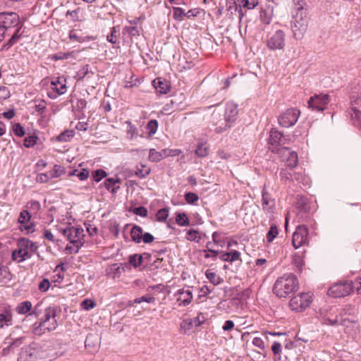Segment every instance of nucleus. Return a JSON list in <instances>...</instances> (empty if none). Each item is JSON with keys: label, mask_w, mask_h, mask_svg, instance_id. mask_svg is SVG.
Returning <instances> with one entry per match:
<instances>
[{"label": "nucleus", "mask_w": 361, "mask_h": 361, "mask_svg": "<svg viewBox=\"0 0 361 361\" xmlns=\"http://www.w3.org/2000/svg\"><path fill=\"white\" fill-rule=\"evenodd\" d=\"M238 116V104L228 102L224 107L217 106L211 115V122L216 126L215 132L221 133L232 127Z\"/></svg>", "instance_id": "obj_1"}, {"label": "nucleus", "mask_w": 361, "mask_h": 361, "mask_svg": "<svg viewBox=\"0 0 361 361\" xmlns=\"http://www.w3.org/2000/svg\"><path fill=\"white\" fill-rule=\"evenodd\" d=\"M0 27L6 35H11L8 41L3 45V49H8L11 47L16 44L21 37L20 30V18L18 15L14 12L0 13Z\"/></svg>", "instance_id": "obj_2"}, {"label": "nucleus", "mask_w": 361, "mask_h": 361, "mask_svg": "<svg viewBox=\"0 0 361 361\" xmlns=\"http://www.w3.org/2000/svg\"><path fill=\"white\" fill-rule=\"evenodd\" d=\"M291 28L296 39H302L307 30V4L305 0H293Z\"/></svg>", "instance_id": "obj_3"}, {"label": "nucleus", "mask_w": 361, "mask_h": 361, "mask_svg": "<svg viewBox=\"0 0 361 361\" xmlns=\"http://www.w3.org/2000/svg\"><path fill=\"white\" fill-rule=\"evenodd\" d=\"M299 283L296 276L287 273L276 281L273 292L279 298H286L289 294L298 290Z\"/></svg>", "instance_id": "obj_4"}, {"label": "nucleus", "mask_w": 361, "mask_h": 361, "mask_svg": "<svg viewBox=\"0 0 361 361\" xmlns=\"http://www.w3.org/2000/svg\"><path fill=\"white\" fill-rule=\"evenodd\" d=\"M58 311H59V310L57 306L53 305L47 307L44 310V315L40 319V321L35 323L34 333L39 335L44 333L45 330L48 331L55 330L58 326L56 319Z\"/></svg>", "instance_id": "obj_5"}, {"label": "nucleus", "mask_w": 361, "mask_h": 361, "mask_svg": "<svg viewBox=\"0 0 361 361\" xmlns=\"http://www.w3.org/2000/svg\"><path fill=\"white\" fill-rule=\"evenodd\" d=\"M38 246L32 240L22 238L18 240L17 248L12 252V259L17 262H22L31 258L36 252Z\"/></svg>", "instance_id": "obj_6"}, {"label": "nucleus", "mask_w": 361, "mask_h": 361, "mask_svg": "<svg viewBox=\"0 0 361 361\" xmlns=\"http://www.w3.org/2000/svg\"><path fill=\"white\" fill-rule=\"evenodd\" d=\"M313 294L310 292L301 293L293 297L289 302V306L292 310L302 312L305 310L312 301Z\"/></svg>", "instance_id": "obj_7"}, {"label": "nucleus", "mask_w": 361, "mask_h": 361, "mask_svg": "<svg viewBox=\"0 0 361 361\" xmlns=\"http://www.w3.org/2000/svg\"><path fill=\"white\" fill-rule=\"evenodd\" d=\"M353 291V281H345L331 286L328 290V295L333 298H342L350 295Z\"/></svg>", "instance_id": "obj_8"}, {"label": "nucleus", "mask_w": 361, "mask_h": 361, "mask_svg": "<svg viewBox=\"0 0 361 361\" xmlns=\"http://www.w3.org/2000/svg\"><path fill=\"white\" fill-rule=\"evenodd\" d=\"M323 324L330 326L341 325L346 329L354 328L357 325L355 317L338 318L337 314L333 316L331 314H326V317H324Z\"/></svg>", "instance_id": "obj_9"}, {"label": "nucleus", "mask_w": 361, "mask_h": 361, "mask_svg": "<svg viewBox=\"0 0 361 361\" xmlns=\"http://www.w3.org/2000/svg\"><path fill=\"white\" fill-rule=\"evenodd\" d=\"M271 152L276 153L287 166L294 168L298 165V154L290 148L285 147H276V149H271Z\"/></svg>", "instance_id": "obj_10"}, {"label": "nucleus", "mask_w": 361, "mask_h": 361, "mask_svg": "<svg viewBox=\"0 0 361 361\" xmlns=\"http://www.w3.org/2000/svg\"><path fill=\"white\" fill-rule=\"evenodd\" d=\"M285 33L281 30H277L269 33L267 38V47L269 49L281 50L285 46Z\"/></svg>", "instance_id": "obj_11"}, {"label": "nucleus", "mask_w": 361, "mask_h": 361, "mask_svg": "<svg viewBox=\"0 0 361 361\" xmlns=\"http://www.w3.org/2000/svg\"><path fill=\"white\" fill-rule=\"evenodd\" d=\"M300 114V110L295 108L288 109L279 116V124L283 128L293 126L298 121Z\"/></svg>", "instance_id": "obj_12"}, {"label": "nucleus", "mask_w": 361, "mask_h": 361, "mask_svg": "<svg viewBox=\"0 0 361 361\" xmlns=\"http://www.w3.org/2000/svg\"><path fill=\"white\" fill-rule=\"evenodd\" d=\"M309 231L306 226L299 225L297 226L292 236V244L295 249L308 244Z\"/></svg>", "instance_id": "obj_13"}, {"label": "nucleus", "mask_w": 361, "mask_h": 361, "mask_svg": "<svg viewBox=\"0 0 361 361\" xmlns=\"http://www.w3.org/2000/svg\"><path fill=\"white\" fill-rule=\"evenodd\" d=\"M329 102L330 98L328 94H314L310 98L308 106L313 110L323 111L326 109Z\"/></svg>", "instance_id": "obj_14"}, {"label": "nucleus", "mask_w": 361, "mask_h": 361, "mask_svg": "<svg viewBox=\"0 0 361 361\" xmlns=\"http://www.w3.org/2000/svg\"><path fill=\"white\" fill-rule=\"evenodd\" d=\"M84 231L81 227L67 226L62 230L63 235L67 238L70 243H73V240L84 243Z\"/></svg>", "instance_id": "obj_15"}, {"label": "nucleus", "mask_w": 361, "mask_h": 361, "mask_svg": "<svg viewBox=\"0 0 361 361\" xmlns=\"http://www.w3.org/2000/svg\"><path fill=\"white\" fill-rule=\"evenodd\" d=\"M174 297L178 303V306L185 307L188 305L192 302L193 297L191 287L188 286L179 289L174 294Z\"/></svg>", "instance_id": "obj_16"}, {"label": "nucleus", "mask_w": 361, "mask_h": 361, "mask_svg": "<svg viewBox=\"0 0 361 361\" xmlns=\"http://www.w3.org/2000/svg\"><path fill=\"white\" fill-rule=\"evenodd\" d=\"M350 100L352 106L349 114L352 120L355 122L354 125H361V110L357 106L360 100L358 99H355V97H352Z\"/></svg>", "instance_id": "obj_17"}, {"label": "nucleus", "mask_w": 361, "mask_h": 361, "mask_svg": "<svg viewBox=\"0 0 361 361\" xmlns=\"http://www.w3.org/2000/svg\"><path fill=\"white\" fill-rule=\"evenodd\" d=\"M283 134L276 129H272L270 131L269 138V145L271 147H269L270 150L271 149H276V147H280L279 145H283Z\"/></svg>", "instance_id": "obj_18"}, {"label": "nucleus", "mask_w": 361, "mask_h": 361, "mask_svg": "<svg viewBox=\"0 0 361 361\" xmlns=\"http://www.w3.org/2000/svg\"><path fill=\"white\" fill-rule=\"evenodd\" d=\"M51 89L56 93L57 95H61L66 92V78L58 77L53 79L51 82Z\"/></svg>", "instance_id": "obj_19"}, {"label": "nucleus", "mask_w": 361, "mask_h": 361, "mask_svg": "<svg viewBox=\"0 0 361 361\" xmlns=\"http://www.w3.org/2000/svg\"><path fill=\"white\" fill-rule=\"evenodd\" d=\"M274 200L271 197V195L266 190L265 186L262 190V209L267 213L273 212L274 207Z\"/></svg>", "instance_id": "obj_20"}, {"label": "nucleus", "mask_w": 361, "mask_h": 361, "mask_svg": "<svg viewBox=\"0 0 361 361\" xmlns=\"http://www.w3.org/2000/svg\"><path fill=\"white\" fill-rule=\"evenodd\" d=\"M13 324V314L11 310H4L0 312V329L12 326Z\"/></svg>", "instance_id": "obj_21"}, {"label": "nucleus", "mask_w": 361, "mask_h": 361, "mask_svg": "<svg viewBox=\"0 0 361 361\" xmlns=\"http://www.w3.org/2000/svg\"><path fill=\"white\" fill-rule=\"evenodd\" d=\"M94 72L89 65L83 66L77 72L75 78L78 80H83L85 79H90L94 75Z\"/></svg>", "instance_id": "obj_22"}, {"label": "nucleus", "mask_w": 361, "mask_h": 361, "mask_svg": "<svg viewBox=\"0 0 361 361\" xmlns=\"http://www.w3.org/2000/svg\"><path fill=\"white\" fill-rule=\"evenodd\" d=\"M202 320H200V317H196L192 319H184L181 324L180 327L186 331H190L194 327H197L201 325L202 323Z\"/></svg>", "instance_id": "obj_23"}, {"label": "nucleus", "mask_w": 361, "mask_h": 361, "mask_svg": "<svg viewBox=\"0 0 361 361\" xmlns=\"http://www.w3.org/2000/svg\"><path fill=\"white\" fill-rule=\"evenodd\" d=\"M154 87L160 94H166L170 90V86L167 82L161 80L160 78L154 80Z\"/></svg>", "instance_id": "obj_24"}, {"label": "nucleus", "mask_w": 361, "mask_h": 361, "mask_svg": "<svg viewBox=\"0 0 361 361\" xmlns=\"http://www.w3.org/2000/svg\"><path fill=\"white\" fill-rule=\"evenodd\" d=\"M356 310L355 307L351 305H347L344 306L339 312L338 318L344 317H355Z\"/></svg>", "instance_id": "obj_25"}, {"label": "nucleus", "mask_w": 361, "mask_h": 361, "mask_svg": "<svg viewBox=\"0 0 361 361\" xmlns=\"http://www.w3.org/2000/svg\"><path fill=\"white\" fill-rule=\"evenodd\" d=\"M143 234V230L142 227L135 225L131 229L130 236L132 240L136 243H140L142 242V237Z\"/></svg>", "instance_id": "obj_26"}, {"label": "nucleus", "mask_w": 361, "mask_h": 361, "mask_svg": "<svg viewBox=\"0 0 361 361\" xmlns=\"http://www.w3.org/2000/svg\"><path fill=\"white\" fill-rule=\"evenodd\" d=\"M120 183L119 179H115L113 178H107L104 182V186L107 190L111 193H116L119 189V186L116 185Z\"/></svg>", "instance_id": "obj_27"}, {"label": "nucleus", "mask_w": 361, "mask_h": 361, "mask_svg": "<svg viewBox=\"0 0 361 361\" xmlns=\"http://www.w3.org/2000/svg\"><path fill=\"white\" fill-rule=\"evenodd\" d=\"M32 302L30 301L26 300L22 302H20L16 308V311L19 314H25L29 312L32 310Z\"/></svg>", "instance_id": "obj_28"}, {"label": "nucleus", "mask_w": 361, "mask_h": 361, "mask_svg": "<svg viewBox=\"0 0 361 361\" xmlns=\"http://www.w3.org/2000/svg\"><path fill=\"white\" fill-rule=\"evenodd\" d=\"M166 156V149L161 152H157L154 149H151L149 152V159L153 162H158Z\"/></svg>", "instance_id": "obj_29"}, {"label": "nucleus", "mask_w": 361, "mask_h": 361, "mask_svg": "<svg viewBox=\"0 0 361 361\" xmlns=\"http://www.w3.org/2000/svg\"><path fill=\"white\" fill-rule=\"evenodd\" d=\"M205 276L209 282L212 283L214 286L219 285L224 281V280L219 276L210 270L206 271Z\"/></svg>", "instance_id": "obj_30"}, {"label": "nucleus", "mask_w": 361, "mask_h": 361, "mask_svg": "<svg viewBox=\"0 0 361 361\" xmlns=\"http://www.w3.org/2000/svg\"><path fill=\"white\" fill-rule=\"evenodd\" d=\"M66 169L58 164H55L51 171L48 172L50 178H56L66 173Z\"/></svg>", "instance_id": "obj_31"}, {"label": "nucleus", "mask_w": 361, "mask_h": 361, "mask_svg": "<svg viewBox=\"0 0 361 361\" xmlns=\"http://www.w3.org/2000/svg\"><path fill=\"white\" fill-rule=\"evenodd\" d=\"M75 135L73 130H66L60 133L56 137V140L58 142H68Z\"/></svg>", "instance_id": "obj_32"}, {"label": "nucleus", "mask_w": 361, "mask_h": 361, "mask_svg": "<svg viewBox=\"0 0 361 361\" xmlns=\"http://www.w3.org/2000/svg\"><path fill=\"white\" fill-rule=\"evenodd\" d=\"M304 255L305 251L302 252H296L293 257V264L297 267L298 269H301L302 266L305 264L304 262Z\"/></svg>", "instance_id": "obj_33"}, {"label": "nucleus", "mask_w": 361, "mask_h": 361, "mask_svg": "<svg viewBox=\"0 0 361 361\" xmlns=\"http://www.w3.org/2000/svg\"><path fill=\"white\" fill-rule=\"evenodd\" d=\"M195 154L199 157H205L209 154V147L206 143L198 144L195 150Z\"/></svg>", "instance_id": "obj_34"}, {"label": "nucleus", "mask_w": 361, "mask_h": 361, "mask_svg": "<svg viewBox=\"0 0 361 361\" xmlns=\"http://www.w3.org/2000/svg\"><path fill=\"white\" fill-rule=\"evenodd\" d=\"M176 221L180 226H188L190 224V220L185 213L177 214Z\"/></svg>", "instance_id": "obj_35"}, {"label": "nucleus", "mask_w": 361, "mask_h": 361, "mask_svg": "<svg viewBox=\"0 0 361 361\" xmlns=\"http://www.w3.org/2000/svg\"><path fill=\"white\" fill-rule=\"evenodd\" d=\"M158 122L155 119L150 120L146 126L149 136L154 135L157 130Z\"/></svg>", "instance_id": "obj_36"}, {"label": "nucleus", "mask_w": 361, "mask_h": 361, "mask_svg": "<svg viewBox=\"0 0 361 361\" xmlns=\"http://www.w3.org/2000/svg\"><path fill=\"white\" fill-rule=\"evenodd\" d=\"M71 243L72 245H67L66 247V250L68 251V252L71 254L77 253L79 251L80 248L83 245L82 243H81L80 241L77 242L75 240H73V243Z\"/></svg>", "instance_id": "obj_37"}, {"label": "nucleus", "mask_w": 361, "mask_h": 361, "mask_svg": "<svg viewBox=\"0 0 361 361\" xmlns=\"http://www.w3.org/2000/svg\"><path fill=\"white\" fill-rule=\"evenodd\" d=\"M258 0H240V6L247 9H253L258 5Z\"/></svg>", "instance_id": "obj_38"}, {"label": "nucleus", "mask_w": 361, "mask_h": 361, "mask_svg": "<svg viewBox=\"0 0 361 361\" xmlns=\"http://www.w3.org/2000/svg\"><path fill=\"white\" fill-rule=\"evenodd\" d=\"M173 16L175 20L181 21L183 20V17L185 16V12L182 8L173 7Z\"/></svg>", "instance_id": "obj_39"}, {"label": "nucleus", "mask_w": 361, "mask_h": 361, "mask_svg": "<svg viewBox=\"0 0 361 361\" xmlns=\"http://www.w3.org/2000/svg\"><path fill=\"white\" fill-rule=\"evenodd\" d=\"M186 239L190 241L199 242L201 237L199 235V232L196 230L191 229L187 231Z\"/></svg>", "instance_id": "obj_40"}, {"label": "nucleus", "mask_w": 361, "mask_h": 361, "mask_svg": "<svg viewBox=\"0 0 361 361\" xmlns=\"http://www.w3.org/2000/svg\"><path fill=\"white\" fill-rule=\"evenodd\" d=\"M142 262V257L140 255L135 254L129 257V263L134 267H138L141 265Z\"/></svg>", "instance_id": "obj_41"}, {"label": "nucleus", "mask_w": 361, "mask_h": 361, "mask_svg": "<svg viewBox=\"0 0 361 361\" xmlns=\"http://www.w3.org/2000/svg\"><path fill=\"white\" fill-rule=\"evenodd\" d=\"M31 218L30 214L27 210H23L20 213V216L18 217V223L21 224V226L23 225L27 224Z\"/></svg>", "instance_id": "obj_42"}, {"label": "nucleus", "mask_w": 361, "mask_h": 361, "mask_svg": "<svg viewBox=\"0 0 361 361\" xmlns=\"http://www.w3.org/2000/svg\"><path fill=\"white\" fill-rule=\"evenodd\" d=\"M169 216V209L167 208L160 209L156 214V219L158 221H164Z\"/></svg>", "instance_id": "obj_43"}, {"label": "nucleus", "mask_w": 361, "mask_h": 361, "mask_svg": "<svg viewBox=\"0 0 361 361\" xmlns=\"http://www.w3.org/2000/svg\"><path fill=\"white\" fill-rule=\"evenodd\" d=\"M279 232L276 225H272L270 227L269 232L267 234V240L269 243H271L277 236Z\"/></svg>", "instance_id": "obj_44"}, {"label": "nucleus", "mask_w": 361, "mask_h": 361, "mask_svg": "<svg viewBox=\"0 0 361 361\" xmlns=\"http://www.w3.org/2000/svg\"><path fill=\"white\" fill-rule=\"evenodd\" d=\"M141 169L137 168V170L135 171V175L138 176L139 178H144L150 173V169L147 168L145 165H141Z\"/></svg>", "instance_id": "obj_45"}, {"label": "nucleus", "mask_w": 361, "mask_h": 361, "mask_svg": "<svg viewBox=\"0 0 361 361\" xmlns=\"http://www.w3.org/2000/svg\"><path fill=\"white\" fill-rule=\"evenodd\" d=\"M185 199L188 204H196L197 202L199 200V197L197 194L192 192H189L185 193Z\"/></svg>", "instance_id": "obj_46"}, {"label": "nucleus", "mask_w": 361, "mask_h": 361, "mask_svg": "<svg viewBox=\"0 0 361 361\" xmlns=\"http://www.w3.org/2000/svg\"><path fill=\"white\" fill-rule=\"evenodd\" d=\"M37 139V137L35 135L25 137L24 139L25 147L27 148L33 147L36 144Z\"/></svg>", "instance_id": "obj_47"}, {"label": "nucleus", "mask_w": 361, "mask_h": 361, "mask_svg": "<svg viewBox=\"0 0 361 361\" xmlns=\"http://www.w3.org/2000/svg\"><path fill=\"white\" fill-rule=\"evenodd\" d=\"M123 31L128 33L130 37H136L140 35V31L136 26H126Z\"/></svg>", "instance_id": "obj_48"}, {"label": "nucleus", "mask_w": 361, "mask_h": 361, "mask_svg": "<svg viewBox=\"0 0 361 361\" xmlns=\"http://www.w3.org/2000/svg\"><path fill=\"white\" fill-rule=\"evenodd\" d=\"M204 252H211L212 253V259L215 261L217 259V256L219 253L218 250H215L213 249V244L212 242H207L206 244V250L203 251Z\"/></svg>", "instance_id": "obj_49"}, {"label": "nucleus", "mask_w": 361, "mask_h": 361, "mask_svg": "<svg viewBox=\"0 0 361 361\" xmlns=\"http://www.w3.org/2000/svg\"><path fill=\"white\" fill-rule=\"evenodd\" d=\"M106 172L102 169H97L92 173L93 178L96 182H99L103 178L106 177Z\"/></svg>", "instance_id": "obj_50"}, {"label": "nucleus", "mask_w": 361, "mask_h": 361, "mask_svg": "<svg viewBox=\"0 0 361 361\" xmlns=\"http://www.w3.org/2000/svg\"><path fill=\"white\" fill-rule=\"evenodd\" d=\"M27 207L34 213H37L41 209V204L37 200H31L30 202H28Z\"/></svg>", "instance_id": "obj_51"}, {"label": "nucleus", "mask_w": 361, "mask_h": 361, "mask_svg": "<svg viewBox=\"0 0 361 361\" xmlns=\"http://www.w3.org/2000/svg\"><path fill=\"white\" fill-rule=\"evenodd\" d=\"M117 32L116 27H112L111 33L106 36L107 41L112 44H116L118 38Z\"/></svg>", "instance_id": "obj_52"}, {"label": "nucleus", "mask_w": 361, "mask_h": 361, "mask_svg": "<svg viewBox=\"0 0 361 361\" xmlns=\"http://www.w3.org/2000/svg\"><path fill=\"white\" fill-rule=\"evenodd\" d=\"M8 279H10V277L8 269L4 266L0 265V282H3L4 280Z\"/></svg>", "instance_id": "obj_53"}, {"label": "nucleus", "mask_w": 361, "mask_h": 361, "mask_svg": "<svg viewBox=\"0 0 361 361\" xmlns=\"http://www.w3.org/2000/svg\"><path fill=\"white\" fill-rule=\"evenodd\" d=\"M13 130L18 137H23L25 135L24 128L20 123H16L13 126Z\"/></svg>", "instance_id": "obj_54"}, {"label": "nucleus", "mask_w": 361, "mask_h": 361, "mask_svg": "<svg viewBox=\"0 0 361 361\" xmlns=\"http://www.w3.org/2000/svg\"><path fill=\"white\" fill-rule=\"evenodd\" d=\"M80 9L79 8L73 11H68L66 12V16H70L71 19L74 22L78 21L79 20L78 13H80Z\"/></svg>", "instance_id": "obj_55"}, {"label": "nucleus", "mask_w": 361, "mask_h": 361, "mask_svg": "<svg viewBox=\"0 0 361 361\" xmlns=\"http://www.w3.org/2000/svg\"><path fill=\"white\" fill-rule=\"evenodd\" d=\"M156 300L155 298L147 296V295H143L140 298H137L135 299L134 302L135 303H141L142 302H146L147 303H153Z\"/></svg>", "instance_id": "obj_56"}, {"label": "nucleus", "mask_w": 361, "mask_h": 361, "mask_svg": "<svg viewBox=\"0 0 361 361\" xmlns=\"http://www.w3.org/2000/svg\"><path fill=\"white\" fill-rule=\"evenodd\" d=\"M50 287V282L47 279H42L38 285V288L41 292H46Z\"/></svg>", "instance_id": "obj_57"}, {"label": "nucleus", "mask_w": 361, "mask_h": 361, "mask_svg": "<svg viewBox=\"0 0 361 361\" xmlns=\"http://www.w3.org/2000/svg\"><path fill=\"white\" fill-rule=\"evenodd\" d=\"M96 305L95 302L93 300L85 299L81 302V307L82 309L85 310H90L92 309Z\"/></svg>", "instance_id": "obj_58"}, {"label": "nucleus", "mask_w": 361, "mask_h": 361, "mask_svg": "<svg viewBox=\"0 0 361 361\" xmlns=\"http://www.w3.org/2000/svg\"><path fill=\"white\" fill-rule=\"evenodd\" d=\"M10 97V92L7 87L4 86L0 87V102L6 100Z\"/></svg>", "instance_id": "obj_59"}, {"label": "nucleus", "mask_w": 361, "mask_h": 361, "mask_svg": "<svg viewBox=\"0 0 361 361\" xmlns=\"http://www.w3.org/2000/svg\"><path fill=\"white\" fill-rule=\"evenodd\" d=\"M134 214L136 215L140 216L142 217H145L147 215V209L145 207H135L133 209Z\"/></svg>", "instance_id": "obj_60"}, {"label": "nucleus", "mask_w": 361, "mask_h": 361, "mask_svg": "<svg viewBox=\"0 0 361 361\" xmlns=\"http://www.w3.org/2000/svg\"><path fill=\"white\" fill-rule=\"evenodd\" d=\"M50 178L49 175L48 173H39L36 177V180L38 183H47Z\"/></svg>", "instance_id": "obj_61"}, {"label": "nucleus", "mask_w": 361, "mask_h": 361, "mask_svg": "<svg viewBox=\"0 0 361 361\" xmlns=\"http://www.w3.org/2000/svg\"><path fill=\"white\" fill-rule=\"evenodd\" d=\"M69 39L71 40V41H75V42H82L84 41V39L82 36H78L75 30H72L69 32Z\"/></svg>", "instance_id": "obj_62"}, {"label": "nucleus", "mask_w": 361, "mask_h": 361, "mask_svg": "<svg viewBox=\"0 0 361 361\" xmlns=\"http://www.w3.org/2000/svg\"><path fill=\"white\" fill-rule=\"evenodd\" d=\"M127 135L130 140H133L137 136V131L135 126L130 125L129 129L127 130Z\"/></svg>", "instance_id": "obj_63"}, {"label": "nucleus", "mask_w": 361, "mask_h": 361, "mask_svg": "<svg viewBox=\"0 0 361 361\" xmlns=\"http://www.w3.org/2000/svg\"><path fill=\"white\" fill-rule=\"evenodd\" d=\"M353 290H355L357 294H361V277L353 281Z\"/></svg>", "instance_id": "obj_64"}]
</instances>
